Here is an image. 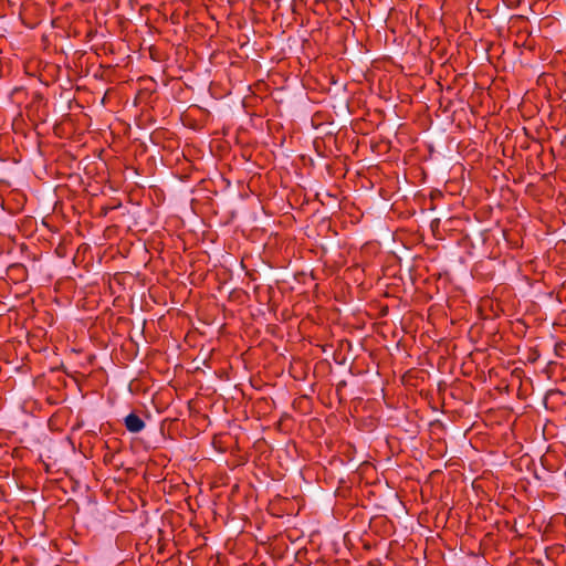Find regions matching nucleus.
<instances>
[{
	"label": "nucleus",
	"mask_w": 566,
	"mask_h": 566,
	"mask_svg": "<svg viewBox=\"0 0 566 566\" xmlns=\"http://www.w3.org/2000/svg\"><path fill=\"white\" fill-rule=\"evenodd\" d=\"M124 421L126 429L133 433H138L145 428V422L134 412L126 416Z\"/></svg>",
	"instance_id": "f257e3e1"
},
{
	"label": "nucleus",
	"mask_w": 566,
	"mask_h": 566,
	"mask_svg": "<svg viewBox=\"0 0 566 566\" xmlns=\"http://www.w3.org/2000/svg\"><path fill=\"white\" fill-rule=\"evenodd\" d=\"M380 144L378 143H375V144H370V148L373 151H375V148L378 147Z\"/></svg>",
	"instance_id": "f03ea898"
}]
</instances>
